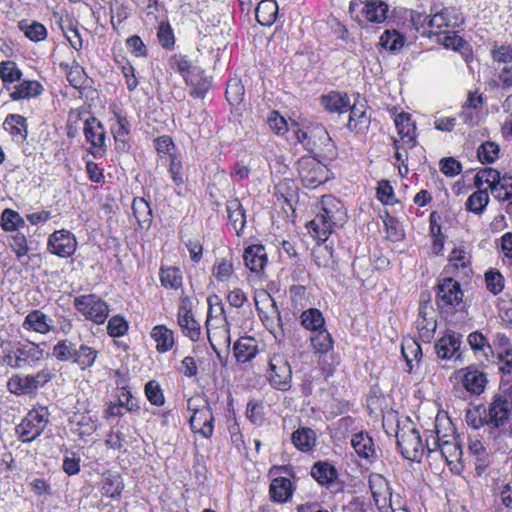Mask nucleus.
<instances>
[{
    "label": "nucleus",
    "mask_w": 512,
    "mask_h": 512,
    "mask_svg": "<svg viewBox=\"0 0 512 512\" xmlns=\"http://www.w3.org/2000/svg\"><path fill=\"white\" fill-rule=\"evenodd\" d=\"M295 136L297 141L301 143L303 147L308 151H313L315 148V142H312L310 140L311 136H317L321 144L324 145L326 148V155L329 156L330 158H333L336 155L335 146L333 145L328 132L322 127L315 128L311 132V135H309L308 132L297 128V130H295Z\"/></svg>",
    "instance_id": "4468645a"
},
{
    "label": "nucleus",
    "mask_w": 512,
    "mask_h": 512,
    "mask_svg": "<svg viewBox=\"0 0 512 512\" xmlns=\"http://www.w3.org/2000/svg\"><path fill=\"white\" fill-rule=\"evenodd\" d=\"M402 354L407 361V364L412 368V361H418L422 356V351L420 345L414 340H409L402 344L401 347Z\"/></svg>",
    "instance_id": "69168bd1"
},
{
    "label": "nucleus",
    "mask_w": 512,
    "mask_h": 512,
    "mask_svg": "<svg viewBox=\"0 0 512 512\" xmlns=\"http://www.w3.org/2000/svg\"><path fill=\"white\" fill-rule=\"evenodd\" d=\"M301 325L312 333L325 328V320L319 309L309 308L302 312Z\"/></svg>",
    "instance_id": "ea45409f"
},
{
    "label": "nucleus",
    "mask_w": 512,
    "mask_h": 512,
    "mask_svg": "<svg viewBox=\"0 0 512 512\" xmlns=\"http://www.w3.org/2000/svg\"><path fill=\"white\" fill-rule=\"evenodd\" d=\"M187 409L192 412L190 426L194 433L208 439L214 431V416L206 399L191 397L187 401Z\"/></svg>",
    "instance_id": "20e7f679"
},
{
    "label": "nucleus",
    "mask_w": 512,
    "mask_h": 512,
    "mask_svg": "<svg viewBox=\"0 0 512 512\" xmlns=\"http://www.w3.org/2000/svg\"><path fill=\"white\" fill-rule=\"evenodd\" d=\"M292 443L302 451H311L316 445V434L311 428H299L292 433Z\"/></svg>",
    "instance_id": "2f4dec72"
},
{
    "label": "nucleus",
    "mask_w": 512,
    "mask_h": 512,
    "mask_svg": "<svg viewBox=\"0 0 512 512\" xmlns=\"http://www.w3.org/2000/svg\"><path fill=\"white\" fill-rule=\"evenodd\" d=\"M278 10L275 0H262L255 10L256 19L262 26H270L276 21Z\"/></svg>",
    "instance_id": "cd10ccee"
},
{
    "label": "nucleus",
    "mask_w": 512,
    "mask_h": 512,
    "mask_svg": "<svg viewBox=\"0 0 512 512\" xmlns=\"http://www.w3.org/2000/svg\"><path fill=\"white\" fill-rule=\"evenodd\" d=\"M395 126L403 145L412 148L416 144L415 125L408 114L401 113L395 117Z\"/></svg>",
    "instance_id": "b1692460"
},
{
    "label": "nucleus",
    "mask_w": 512,
    "mask_h": 512,
    "mask_svg": "<svg viewBox=\"0 0 512 512\" xmlns=\"http://www.w3.org/2000/svg\"><path fill=\"white\" fill-rule=\"evenodd\" d=\"M145 395L148 401L155 406H162L165 403V397L160 384L156 380H150L145 384Z\"/></svg>",
    "instance_id": "13d9d810"
},
{
    "label": "nucleus",
    "mask_w": 512,
    "mask_h": 512,
    "mask_svg": "<svg viewBox=\"0 0 512 512\" xmlns=\"http://www.w3.org/2000/svg\"><path fill=\"white\" fill-rule=\"evenodd\" d=\"M461 336L457 333H447L435 344V351L440 359H451L459 350Z\"/></svg>",
    "instance_id": "412c9836"
},
{
    "label": "nucleus",
    "mask_w": 512,
    "mask_h": 512,
    "mask_svg": "<svg viewBox=\"0 0 512 512\" xmlns=\"http://www.w3.org/2000/svg\"><path fill=\"white\" fill-rule=\"evenodd\" d=\"M8 91L13 101H20L40 96L44 91V87L37 80H23L12 86Z\"/></svg>",
    "instance_id": "a211bd4d"
},
{
    "label": "nucleus",
    "mask_w": 512,
    "mask_h": 512,
    "mask_svg": "<svg viewBox=\"0 0 512 512\" xmlns=\"http://www.w3.org/2000/svg\"><path fill=\"white\" fill-rule=\"evenodd\" d=\"M310 342L316 353L325 354L333 348L332 336L325 328L314 332Z\"/></svg>",
    "instance_id": "a18cd8bd"
},
{
    "label": "nucleus",
    "mask_w": 512,
    "mask_h": 512,
    "mask_svg": "<svg viewBox=\"0 0 512 512\" xmlns=\"http://www.w3.org/2000/svg\"><path fill=\"white\" fill-rule=\"evenodd\" d=\"M464 292L458 281L452 277L439 279L436 287L435 302L442 313L453 314L457 311H464Z\"/></svg>",
    "instance_id": "7ed1b4c3"
},
{
    "label": "nucleus",
    "mask_w": 512,
    "mask_h": 512,
    "mask_svg": "<svg viewBox=\"0 0 512 512\" xmlns=\"http://www.w3.org/2000/svg\"><path fill=\"white\" fill-rule=\"evenodd\" d=\"M244 96V87L239 79H231L226 88V98L231 104H238Z\"/></svg>",
    "instance_id": "e2e57ef3"
},
{
    "label": "nucleus",
    "mask_w": 512,
    "mask_h": 512,
    "mask_svg": "<svg viewBox=\"0 0 512 512\" xmlns=\"http://www.w3.org/2000/svg\"><path fill=\"white\" fill-rule=\"evenodd\" d=\"M19 28L28 39L34 42L42 41L47 37L45 26L36 21L32 23L22 21L19 23Z\"/></svg>",
    "instance_id": "de8ad7c7"
},
{
    "label": "nucleus",
    "mask_w": 512,
    "mask_h": 512,
    "mask_svg": "<svg viewBox=\"0 0 512 512\" xmlns=\"http://www.w3.org/2000/svg\"><path fill=\"white\" fill-rule=\"evenodd\" d=\"M157 37L161 46L165 49L173 48L175 37L169 23L162 22L158 27Z\"/></svg>",
    "instance_id": "0e129e2a"
},
{
    "label": "nucleus",
    "mask_w": 512,
    "mask_h": 512,
    "mask_svg": "<svg viewBox=\"0 0 512 512\" xmlns=\"http://www.w3.org/2000/svg\"><path fill=\"white\" fill-rule=\"evenodd\" d=\"M267 379L275 389L286 391L291 387L292 370L284 354L276 353L269 358Z\"/></svg>",
    "instance_id": "1a4fd4ad"
},
{
    "label": "nucleus",
    "mask_w": 512,
    "mask_h": 512,
    "mask_svg": "<svg viewBox=\"0 0 512 512\" xmlns=\"http://www.w3.org/2000/svg\"><path fill=\"white\" fill-rule=\"evenodd\" d=\"M397 446L402 456L410 461H420L426 452L419 431L412 423L398 426L396 432Z\"/></svg>",
    "instance_id": "39448f33"
},
{
    "label": "nucleus",
    "mask_w": 512,
    "mask_h": 512,
    "mask_svg": "<svg viewBox=\"0 0 512 512\" xmlns=\"http://www.w3.org/2000/svg\"><path fill=\"white\" fill-rule=\"evenodd\" d=\"M15 353L18 355L21 367L36 364L43 359V350L33 342L18 343L15 346Z\"/></svg>",
    "instance_id": "4be33fe9"
},
{
    "label": "nucleus",
    "mask_w": 512,
    "mask_h": 512,
    "mask_svg": "<svg viewBox=\"0 0 512 512\" xmlns=\"http://www.w3.org/2000/svg\"><path fill=\"white\" fill-rule=\"evenodd\" d=\"M439 168L447 177H455L462 171L461 163L453 157L442 158L439 162Z\"/></svg>",
    "instance_id": "338daca9"
},
{
    "label": "nucleus",
    "mask_w": 512,
    "mask_h": 512,
    "mask_svg": "<svg viewBox=\"0 0 512 512\" xmlns=\"http://www.w3.org/2000/svg\"><path fill=\"white\" fill-rule=\"evenodd\" d=\"M83 133L85 139L95 149L94 157L103 156L106 152V131L103 124L96 117H89L84 122Z\"/></svg>",
    "instance_id": "9b49d317"
},
{
    "label": "nucleus",
    "mask_w": 512,
    "mask_h": 512,
    "mask_svg": "<svg viewBox=\"0 0 512 512\" xmlns=\"http://www.w3.org/2000/svg\"><path fill=\"white\" fill-rule=\"evenodd\" d=\"M426 315V307L420 306L418 318L416 320V328L419 332L420 338L428 342L433 338L437 323L433 317L427 318Z\"/></svg>",
    "instance_id": "f704fd0d"
},
{
    "label": "nucleus",
    "mask_w": 512,
    "mask_h": 512,
    "mask_svg": "<svg viewBox=\"0 0 512 512\" xmlns=\"http://www.w3.org/2000/svg\"><path fill=\"white\" fill-rule=\"evenodd\" d=\"M160 282L166 289L177 290L182 286V274L177 267H162L159 273Z\"/></svg>",
    "instance_id": "79ce46f5"
},
{
    "label": "nucleus",
    "mask_w": 512,
    "mask_h": 512,
    "mask_svg": "<svg viewBox=\"0 0 512 512\" xmlns=\"http://www.w3.org/2000/svg\"><path fill=\"white\" fill-rule=\"evenodd\" d=\"M264 299L261 301L263 304L269 305L271 308V318H264L263 324L265 327L276 336V327L281 324V315L276 305V302L270 297V295L264 294Z\"/></svg>",
    "instance_id": "3c124183"
},
{
    "label": "nucleus",
    "mask_w": 512,
    "mask_h": 512,
    "mask_svg": "<svg viewBox=\"0 0 512 512\" xmlns=\"http://www.w3.org/2000/svg\"><path fill=\"white\" fill-rule=\"evenodd\" d=\"M469 264V257L464 247H458L452 250L449 257V266L447 272H453L460 268L465 269Z\"/></svg>",
    "instance_id": "6e6d98bb"
},
{
    "label": "nucleus",
    "mask_w": 512,
    "mask_h": 512,
    "mask_svg": "<svg viewBox=\"0 0 512 512\" xmlns=\"http://www.w3.org/2000/svg\"><path fill=\"white\" fill-rule=\"evenodd\" d=\"M458 374L461 377L463 387L471 394L480 395L487 384L486 375L472 367L461 369Z\"/></svg>",
    "instance_id": "dca6fc26"
},
{
    "label": "nucleus",
    "mask_w": 512,
    "mask_h": 512,
    "mask_svg": "<svg viewBox=\"0 0 512 512\" xmlns=\"http://www.w3.org/2000/svg\"><path fill=\"white\" fill-rule=\"evenodd\" d=\"M48 247L51 253L66 258L74 254L77 242L75 236L67 230H58L49 236Z\"/></svg>",
    "instance_id": "f8f14e48"
},
{
    "label": "nucleus",
    "mask_w": 512,
    "mask_h": 512,
    "mask_svg": "<svg viewBox=\"0 0 512 512\" xmlns=\"http://www.w3.org/2000/svg\"><path fill=\"white\" fill-rule=\"evenodd\" d=\"M269 493L274 502L285 503L289 501L293 495L292 483L288 478L277 477L272 480Z\"/></svg>",
    "instance_id": "393cba45"
},
{
    "label": "nucleus",
    "mask_w": 512,
    "mask_h": 512,
    "mask_svg": "<svg viewBox=\"0 0 512 512\" xmlns=\"http://www.w3.org/2000/svg\"><path fill=\"white\" fill-rule=\"evenodd\" d=\"M23 328L40 334H47L55 330L52 319L40 310H33L27 314Z\"/></svg>",
    "instance_id": "6ab92c4d"
},
{
    "label": "nucleus",
    "mask_w": 512,
    "mask_h": 512,
    "mask_svg": "<svg viewBox=\"0 0 512 512\" xmlns=\"http://www.w3.org/2000/svg\"><path fill=\"white\" fill-rule=\"evenodd\" d=\"M228 223L235 230L236 235L240 236L245 225L246 215L245 210L238 199H232L227 201L226 204Z\"/></svg>",
    "instance_id": "5701e85b"
},
{
    "label": "nucleus",
    "mask_w": 512,
    "mask_h": 512,
    "mask_svg": "<svg viewBox=\"0 0 512 512\" xmlns=\"http://www.w3.org/2000/svg\"><path fill=\"white\" fill-rule=\"evenodd\" d=\"M313 260L318 267L328 268L334 263L333 249L328 245H318L312 252Z\"/></svg>",
    "instance_id": "603ef678"
},
{
    "label": "nucleus",
    "mask_w": 512,
    "mask_h": 512,
    "mask_svg": "<svg viewBox=\"0 0 512 512\" xmlns=\"http://www.w3.org/2000/svg\"><path fill=\"white\" fill-rule=\"evenodd\" d=\"M98 357V351L86 344L76 347L72 363L77 365L81 370L91 368Z\"/></svg>",
    "instance_id": "c756f323"
},
{
    "label": "nucleus",
    "mask_w": 512,
    "mask_h": 512,
    "mask_svg": "<svg viewBox=\"0 0 512 512\" xmlns=\"http://www.w3.org/2000/svg\"><path fill=\"white\" fill-rule=\"evenodd\" d=\"M151 337L156 342V349L160 353L169 351L174 345L173 332L164 325L153 327Z\"/></svg>",
    "instance_id": "72a5a7b5"
},
{
    "label": "nucleus",
    "mask_w": 512,
    "mask_h": 512,
    "mask_svg": "<svg viewBox=\"0 0 512 512\" xmlns=\"http://www.w3.org/2000/svg\"><path fill=\"white\" fill-rule=\"evenodd\" d=\"M468 450L475 457V470L478 476L485 473L489 464V455L481 441L474 439L469 441Z\"/></svg>",
    "instance_id": "473e14b6"
},
{
    "label": "nucleus",
    "mask_w": 512,
    "mask_h": 512,
    "mask_svg": "<svg viewBox=\"0 0 512 512\" xmlns=\"http://www.w3.org/2000/svg\"><path fill=\"white\" fill-rule=\"evenodd\" d=\"M487 289L494 295L500 294L504 289V277L499 271H487L485 273Z\"/></svg>",
    "instance_id": "680f3d73"
},
{
    "label": "nucleus",
    "mask_w": 512,
    "mask_h": 512,
    "mask_svg": "<svg viewBox=\"0 0 512 512\" xmlns=\"http://www.w3.org/2000/svg\"><path fill=\"white\" fill-rule=\"evenodd\" d=\"M234 272L233 264L231 260L221 259L217 261L213 266V276L219 282H228Z\"/></svg>",
    "instance_id": "bf43d9fd"
},
{
    "label": "nucleus",
    "mask_w": 512,
    "mask_h": 512,
    "mask_svg": "<svg viewBox=\"0 0 512 512\" xmlns=\"http://www.w3.org/2000/svg\"><path fill=\"white\" fill-rule=\"evenodd\" d=\"M22 71L13 61H4L0 63V77L7 90L11 89V84L20 81Z\"/></svg>",
    "instance_id": "c03bdc74"
},
{
    "label": "nucleus",
    "mask_w": 512,
    "mask_h": 512,
    "mask_svg": "<svg viewBox=\"0 0 512 512\" xmlns=\"http://www.w3.org/2000/svg\"><path fill=\"white\" fill-rule=\"evenodd\" d=\"M449 11L447 8L439 9L437 6L431 8L429 15V26L441 30L449 26Z\"/></svg>",
    "instance_id": "4d7b16f0"
},
{
    "label": "nucleus",
    "mask_w": 512,
    "mask_h": 512,
    "mask_svg": "<svg viewBox=\"0 0 512 512\" xmlns=\"http://www.w3.org/2000/svg\"><path fill=\"white\" fill-rule=\"evenodd\" d=\"M312 478L321 486L328 489L339 490L338 471L334 465L327 461H317L311 467Z\"/></svg>",
    "instance_id": "2eb2a0df"
},
{
    "label": "nucleus",
    "mask_w": 512,
    "mask_h": 512,
    "mask_svg": "<svg viewBox=\"0 0 512 512\" xmlns=\"http://www.w3.org/2000/svg\"><path fill=\"white\" fill-rule=\"evenodd\" d=\"M60 67L66 71L67 80L74 88H80L85 82V71L84 69L77 63H74L72 66L68 64H60Z\"/></svg>",
    "instance_id": "864d4df0"
},
{
    "label": "nucleus",
    "mask_w": 512,
    "mask_h": 512,
    "mask_svg": "<svg viewBox=\"0 0 512 512\" xmlns=\"http://www.w3.org/2000/svg\"><path fill=\"white\" fill-rule=\"evenodd\" d=\"M510 409L511 403L506 398L501 396L495 397L490 405L489 413L486 418L477 419L474 414L469 412L466 417L467 422L473 428H479L484 424L493 428L504 427L508 422Z\"/></svg>",
    "instance_id": "6e6552de"
},
{
    "label": "nucleus",
    "mask_w": 512,
    "mask_h": 512,
    "mask_svg": "<svg viewBox=\"0 0 512 512\" xmlns=\"http://www.w3.org/2000/svg\"><path fill=\"white\" fill-rule=\"evenodd\" d=\"M297 171L303 185L314 189L331 177L330 170L318 159L304 156L297 161Z\"/></svg>",
    "instance_id": "423d86ee"
},
{
    "label": "nucleus",
    "mask_w": 512,
    "mask_h": 512,
    "mask_svg": "<svg viewBox=\"0 0 512 512\" xmlns=\"http://www.w3.org/2000/svg\"><path fill=\"white\" fill-rule=\"evenodd\" d=\"M369 485L380 512H396V508H394L392 503V494L389 491L386 480L382 476L376 475L370 478Z\"/></svg>",
    "instance_id": "ddd939ff"
},
{
    "label": "nucleus",
    "mask_w": 512,
    "mask_h": 512,
    "mask_svg": "<svg viewBox=\"0 0 512 512\" xmlns=\"http://www.w3.org/2000/svg\"><path fill=\"white\" fill-rule=\"evenodd\" d=\"M76 345L68 340H60L53 347L52 355L61 362H68L73 359Z\"/></svg>",
    "instance_id": "5fc2aeb1"
},
{
    "label": "nucleus",
    "mask_w": 512,
    "mask_h": 512,
    "mask_svg": "<svg viewBox=\"0 0 512 512\" xmlns=\"http://www.w3.org/2000/svg\"><path fill=\"white\" fill-rule=\"evenodd\" d=\"M177 318L182 333L192 341H198L200 339L201 329L194 315L192 313L177 314Z\"/></svg>",
    "instance_id": "58836bf2"
},
{
    "label": "nucleus",
    "mask_w": 512,
    "mask_h": 512,
    "mask_svg": "<svg viewBox=\"0 0 512 512\" xmlns=\"http://www.w3.org/2000/svg\"><path fill=\"white\" fill-rule=\"evenodd\" d=\"M446 425L443 431L439 419H436L434 430L426 436V452L428 456L439 454L450 465L458 462L463 452L449 420H446Z\"/></svg>",
    "instance_id": "f03ea898"
},
{
    "label": "nucleus",
    "mask_w": 512,
    "mask_h": 512,
    "mask_svg": "<svg viewBox=\"0 0 512 512\" xmlns=\"http://www.w3.org/2000/svg\"><path fill=\"white\" fill-rule=\"evenodd\" d=\"M388 6L380 0H368L363 4L362 15L371 23H382L387 17Z\"/></svg>",
    "instance_id": "a878e982"
},
{
    "label": "nucleus",
    "mask_w": 512,
    "mask_h": 512,
    "mask_svg": "<svg viewBox=\"0 0 512 512\" xmlns=\"http://www.w3.org/2000/svg\"><path fill=\"white\" fill-rule=\"evenodd\" d=\"M489 203V195L487 190H477L473 192L465 203L466 210L476 215L484 212Z\"/></svg>",
    "instance_id": "37998d69"
},
{
    "label": "nucleus",
    "mask_w": 512,
    "mask_h": 512,
    "mask_svg": "<svg viewBox=\"0 0 512 512\" xmlns=\"http://www.w3.org/2000/svg\"><path fill=\"white\" fill-rule=\"evenodd\" d=\"M7 387L11 393L16 395H27L36 392L32 384V375L16 374L8 380Z\"/></svg>",
    "instance_id": "4c0bfd02"
},
{
    "label": "nucleus",
    "mask_w": 512,
    "mask_h": 512,
    "mask_svg": "<svg viewBox=\"0 0 512 512\" xmlns=\"http://www.w3.org/2000/svg\"><path fill=\"white\" fill-rule=\"evenodd\" d=\"M185 81L193 87L191 95L196 98H203L210 87L208 77L204 75V71L200 68H193L191 72L186 75Z\"/></svg>",
    "instance_id": "bb28decb"
},
{
    "label": "nucleus",
    "mask_w": 512,
    "mask_h": 512,
    "mask_svg": "<svg viewBox=\"0 0 512 512\" xmlns=\"http://www.w3.org/2000/svg\"><path fill=\"white\" fill-rule=\"evenodd\" d=\"M122 489L123 483L119 477L105 478L102 486L103 495H106L110 498H115L120 496Z\"/></svg>",
    "instance_id": "774afa93"
},
{
    "label": "nucleus",
    "mask_w": 512,
    "mask_h": 512,
    "mask_svg": "<svg viewBox=\"0 0 512 512\" xmlns=\"http://www.w3.org/2000/svg\"><path fill=\"white\" fill-rule=\"evenodd\" d=\"M489 191L499 201H510L507 210L510 213L512 210V176L508 174L502 175L499 183L493 185Z\"/></svg>",
    "instance_id": "7c9ffc66"
},
{
    "label": "nucleus",
    "mask_w": 512,
    "mask_h": 512,
    "mask_svg": "<svg viewBox=\"0 0 512 512\" xmlns=\"http://www.w3.org/2000/svg\"><path fill=\"white\" fill-rule=\"evenodd\" d=\"M369 124V116L366 114V111L363 109V105H353L350 108L348 128L351 131L359 133L368 127Z\"/></svg>",
    "instance_id": "a19ab883"
},
{
    "label": "nucleus",
    "mask_w": 512,
    "mask_h": 512,
    "mask_svg": "<svg viewBox=\"0 0 512 512\" xmlns=\"http://www.w3.org/2000/svg\"><path fill=\"white\" fill-rule=\"evenodd\" d=\"M1 225L5 231H14L20 225H24V220L18 212L12 209H5L1 215Z\"/></svg>",
    "instance_id": "052dcab7"
},
{
    "label": "nucleus",
    "mask_w": 512,
    "mask_h": 512,
    "mask_svg": "<svg viewBox=\"0 0 512 512\" xmlns=\"http://www.w3.org/2000/svg\"><path fill=\"white\" fill-rule=\"evenodd\" d=\"M351 445L357 455L369 462H374L378 458L377 449L372 437L367 432H359L353 435Z\"/></svg>",
    "instance_id": "f3484780"
},
{
    "label": "nucleus",
    "mask_w": 512,
    "mask_h": 512,
    "mask_svg": "<svg viewBox=\"0 0 512 512\" xmlns=\"http://www.w3.org/2000/svg\"><path fill=\"white\" fill-rule=\"evenodd\" d=\"M321 103L330 112L342 113L350 108V101L346 94L331 92L322 96Z\"/></svg>",
    "instance_id": "c9c22d12"
},
{
    "label": "nucleus",
    "mask_w": 512,
    "mask_h": 512,
    "mask_svg": "<svg viewBox=\"0 0 512 512\" xmlns=\"http://www.w3.org/2000/svg\"><path fill=\"white\" fill-rule=\"evenodd\" d=\"M405 38L396 30H386L380 36V45L390 51H397L404 46Z\"/></svg>",
    "instance_id": "8fccbe9b"
},
{
    "label": "nucleus",
    "mask_w": 512,
    "mask_h": 512,
    "mask_svg": "<svg viewBox=\"0 0 512 512\" xmlns=\"http://www.w3.org/2000/svg\"><path fill=\"white\" fill-rule=\"evenodd\" d=\"M500 147L497 143L487 141L482 143L477 149V157L483 164L495 162L499 157Z\"/></svg>",
    "instance_id": "09e8293b"
},
{
    "label": "nucleus",
    "mask_w": 512,
    "mask_h": 512,
    "mask_svg": "<svg viewBox=\"0 0 512 512\" xmlns=\"http://www.w3.org/2000/svg\"><path fill=\"white\" fill-rule=\"evenodd\" d=\"M74 306L87 320L96 324L104 323L109 314L106 302L95 294L76 297Z\"/></svg>",
    "instance_id": "9d476101"
},
{
    "label": "nucleus",
    "mask_w": 512,
    "mask_h": 512,
    "mask_svg": "<svg viewBox=\"0 0 512 512\" xmlns=\"http://www.w3.org/2000/svg\"><path fill=\"white\" fill-rule=\"evenodd\" d=\"M243 259L251 272H260L267 263L266 249L261 244L250 245L245 249Z\"/></svg>",
    "instance_id": "aec40b11"
},
{
    "label": "nucleus",
    "mask_w": 512,
    "mask_h": 512,
    "mask_svg": "<svg viewBox=\"0 0 512 512\" xmlns=\"http://www.w3.org/2000/svg\"><path fill=\"white\" fill-rule=\"evenodd\" d=\"M132 209L139 225L148 227L152 221V210L149 203L143 198H136L133 201Z\"/></svg>",
    "instance_id": "49530a36"
},
{
    "label": "nucleus",
    "mask_w": 512,
    "mask_h": 512,
    "mask_svg": "<svg viewBox=\"0 0 512 512\" xmlns=\"http://www.w3.org/2000/svg\"><path fill=\"white\" fill-rule=\"evenodd\" d=\"M346 218L342 202L332 195H324L316 216L308 224L309 233L318 241L325 242L336 227L345 223Z\"/></svg>",
    "instance_id": "f257e3e1"
},
{
    "label": "nucleus",
    "mask_w": 512,
    "mask_h": 512,
    "mask_svg": "<svg viewBox=\"0 0 512 512\" xmlns=\"http://www.w3.org/2000/svg\"><path fill=\"white\" fill-rule=\"evenodd\" d=\"M4 129L13 137L25 140L27 137L26 118L19 114H9L3 123Z\"/></svg>",
    "instance_id": "e433bc0d"
},
{
    "label": "nucleus",
    "mask_w": 512,
    "mask_h": 512,
    "mask_svg": "<svg viewBox=\"0 0 512 512\" xmlns=\"http://www.w3.org/2000/svg\"><path fill=\"white\" fill-rule=\"evenodd\" d=\"M49 421L47 407L33 408L16 427V433L22 442H32L39 437Z\"/></svg>",
    "instance_id": "0eeeda50"
},
{
    "label": "nucleus",
    "mask_w": 512,
    "mask_h": 512,
    "mask_svg": "<svg viewBox=\"0 0 512 512\" xmlns=\"http://www.w3.org/2000/svg\"><path fill=\"white\" fill-rule=\"evenodd\" d=\"M233 351L238 362H248L257 354V342L252 337H241L236 341Z\"/></svg>",
    "instance_id": "c85d7f7f"
}]
</instances>
